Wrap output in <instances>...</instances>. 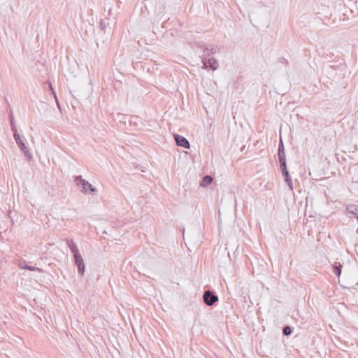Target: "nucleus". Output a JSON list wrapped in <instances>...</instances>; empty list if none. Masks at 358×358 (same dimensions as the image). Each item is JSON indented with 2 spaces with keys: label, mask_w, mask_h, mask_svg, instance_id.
<instances>
[{
  "label": "nucleus",
  "mask_w": 358,
  "mask_h": 358,
  "mask_svg": "<svg viewBox=\"0 0 358 358\" xmlns=\"http://www.w3.org/2000/svg\"><path fill=\"white\" fill-rule=\"evenodd\" d=\"M24 269H28V270H30V271H36L38 272H40L41 270L37 268V267H34V266H24Z\"/></svg>",
  "instance_id": "nucleus-19"
},
{
  "label": "nucleus",
  "mask_w": 358,
  "mask_h": 358,
  "mask_svg": "<svg viewBox=\"0 0 358 358\" xmlns=\"http://www.w3.org/2000/svg\"><path fill=\"white\" fill-rule=\"evenodd\" d=\"M75 181L83 194L94 195L97 192V189L88 181L84 180L81 176H76Z\"/></svg>",
  "instance_id": "nucleus-1"
},
{
  "label": "nucleus",
  "mask_w": 358,
  "mask_h": 358,
  "mask_svg": "<svg viewBox=\"0 0 358 358\" xmlns=\"http://www.w3.org/2000/svg\"><path fill=\"white\" fill-rule=\"evenodd\" d=\"M278 158L279 159H286L285 152L284 150V146L282 140H280V144L278 145Z\"/></svg>",
  "instance_id": "nucleus-11"
},
{
  "label": "nucleus",
  "mask_w": 358,
  "mask_h": 358,
  "mask_svg": "<svg viewBox=\"0 0 358 358\" xmlns=\"http://www.w3.org/2000/svg\"><path fill=\"white\" fill-rule=\"evenodd\" d=\"M291 333H292V329L289 327L286 326L285 327H284V329H283V334L284 335L289 336L291 334Z\"/></svg>",
  "instance_id": "nucleus-16"
},
{
  "label": "nucleus",
  "mask_w": 358,
  "mask_h": 358,
  "mask_svg": "<svg viewBox=\"0 0 358 358\" xmlns=\"http://www.w3.org/2000/svg\"><path fill=\"white\" fill-rule=\"evenodd\" d=\"M334 272L335 273V275L338 277H339L341 275V264H338V265L337 264H335L334 266Z\"/></svg>",
  "instance_id": "nucleus-13"
},
{
  "label": "nucleus",
  "mask_w": 358,
  "mask_h": 358,
  "mask_svg": "<svg viewBox=\"0 0 358 358\" xmlns=\"http://www.w3.org/2000/svg\"><path fill=\"white\" fill-rule=\"evenodd\" d=\"M203 299L207 306H213L218 301V297L210 290H207L203 293Z\"/></svg>",
  "instance_id": "nucleus-2"
},
{
  "label": "nucleus",
  "mask_w": 358,
  "mask_h": 358,
  "mask_svg": "<svg viewBox=\"0 0 358 358\" xmlns=\"http://www.w3.org/2000/svg\"><path fill=\"white\" fill-rule=\"evenodd\" d=\"M45 85H48V88L51 90L52 94L54 95L55 99L57 101V98L55 92L53 90L51 83L48 82V83H45Z\"/></svg>",
  "instance_id": "nucleus-15"
},
{
  "label": "nucleus",
  "mask_w": 358,
  "mask_h": 358,
  "mask_svg": "<svg viewBox=\"0 0 358 358\" xmlns=\"http://www.w3.org/2000/svg\"><path fill=\"white\" fill-rule=\"evenodd\" d=\"M10 119L11 129L14 132L15 140L16 143H17V145H19L20 148L21 150H22V141L21 139L20 135L18 134L17 130L16 129L14 117L12 114H10Z\"/></svg>",
  "instance_id": "nucleus-3"
},
{
  "label": "nucleus",
  "mask_w": 358,
  "mask_h": 358,
  "mask_svg": "<svg viewBox=\"0 0 358 358\" xmlns=\"http://www.w3.org/2000/svg\"><path fill=\"white\" fill-rule=\"evenodd\" d=\"M282 174L284 176L285 182L287 184L289 189L291 191H292L293 190V183H292V178L289 176V172L288 171H284V173H282Z\"/></svg>",
  "instance_id": "nucleus-9"
},
{
  "label": "nucleus",
  "mask_w": 358,
  "mask_h": 358,
  "mask_svg": "<svg viewBox=\"0 0 358 358\" xmlns=\"http://www.w3.org/2000/svg\"><path fill=\"white\" fill-rule=\"evenodd\" d=\"M73 256L75 259V264L77 266L78 268V271L81 275H83L85 273V266L82 255H80V253H79Z\"/></svg>",
  "instance_id": "nucleus-4"
},
{
  "label": "nucleus",
  "mask_w": 358,
  "mask_h": 358,
  "mask_svg": "<svg viewBox=\"0 0 358 358\" xmlns=\"http://www.w3.org/2000/svg\"><path fill=\"white\" fill-rule=\"evenodd\" d=\"M24 155L28 157L29 159H31L32 158L30 152L27 150V148L24 145V151H23Z\"/></svg>",
  "instance_id": "nucleus-17"
},
{
  "label": "nucleus",
  "mask_w": 358,
  "mask_h": 358,
  "mask_svg": "<svg viewBox=\"0 0 358 358\" xmlns=\"http://www.w3.org/2000/svg\"><path fill=\"white\" fill-rule=\"evenodd\" d=\"M280 169L287 168L286 159H279Z\"/></svg>",
  "instance_id": "nucleus-18"
},
{
  "label": "nucleus",
  "mask_w": 358,
  "mask_h": 358,
  "mask_svg": "<svg viewBox=\"0 0 358 358\" xmlns=\"http://www.w3.org/2000/svg\"><path fill=\"white\" fill-rule=\"evenodd\" d=\"M212 182H213V178L210 176H206L203 178L202 182H201V185L206 186V185L211 184Z\"/></svg>",
  "instance_id": "nucleus-12"
},
{
  "label": "nucleus",
  "mask_w": 358,
  "mask_h": 358,
  "mask_svg": "<svg viewBox=\"0 0 358 358\" xmlns=\"http://www.w3.org/2000/svg\"><path fill=\"white\" fill-rule=\"evenodd\" d=\"M202 59V68L203 69H207L208 68H209L208 65V63H207V57H202L201 58Z\"/></svg>",
  "instance_id": "nucleus-14"
},
{
  "label": "nucleus",
  "mask_w": 358,
  "mask_h": 358,
  "mask_svg": "<svg viewBox=\"0 0 358 358\" xmlns=\"http://www.w3.org/2000/svg\"><path fill=\"white\" fill-rule=\"evenodd\" d=\"M217 48L213 45H208L203 50V55L202 57H210L211 55L215 54Z\"/></svg>",
  "instance_id": "nucleus-6"
},
{
  "label": "nucleus",
  "mask_w": 358,
  "mask_h": 358,
  "mask_svg": "<svg viewBox=\"0 0 358 358\" xmlns=\"http://www.w3.org/2000/svg\"><path fill=\"white\" fill-rule=\"evenodd\" d=\"M280 169H281L282 173H284V171H288L287 168Z\"/></svg>",
  "instance_id": "nucleus-20"
},
{
  "label": "nucleus",
  "mask_w": 358,
  "mask_h": 358,
  "mask_svg": "<svg viewBox=\"0 0 358 358\" xmlns=\"http://www.w3.org/2000/svg\"><path fill=\"white\" fill-rule=\"evenodd\" d=\"M66 244L69 246V248H70L71 252L73 253V255L80 253L76 244L72 239H67Z\"/></svg>",
  "instance_id": "nucleus-7"
},
{
  "label": "nucleus",
  "mask_w": 358,
  "mask_h": 358,
  "mask_svg": "<svg viewBox=\"0 0 358 358\" xmlns=\"http://www.w3.org/2000/svg\"><path fill=\"white\" fill-rule=\"evenodd\" d=\"M357 219H358V215H357Z\"/></svg>",
  "instance_id": "nucleus-21"
},
{
  "label": "nucleus",
  "mask_w": 358,
  "mask_h": 358,
  "mask_svg": "<svg viewBox=\"0 0 358 358\" xmlns=\"http://www.w3.org/2000/svg\"><path fill=\"white\" fill-rule=\"evenodd\" d=\"M346 210L350 214L357 215L358 213V206L353 204H349L346 206Z\"/></svg>",
  "instance_id": "nucleus-10"
},
{
  "label": "nucleus",
  "mask_w": 358,
  "mask_h": 358,
  "mask_svg": "<svg viewBox=\"0 0 358 358\" xmlns=\"http://www.w3.org/2000/svg\"><path fill=\"white\" fill-rule=\"evenodd\" d=\"M174 138L178 146L183 147L185 148H190L188 141L185 137L178 134H175Z\"/></svg>",
  "instance_id": "nucleus-5"
},
{
  "label": "nucleus",
  "mask_w": 358,
  "mask_h": 358,
  "mask_svg": "<svg viewBox=\"0 0 358 358\" xmlns=\"http://www.w3.org/2000/svg\"><path fill=\"white\" fill-rule=\"evenodd\" d=\"M207 63L209 68L212 70H216L219 66L217 61L213 57H207Z\"/></svg>",
  "instance_id": "nucleus-8"
}]
</instances>
